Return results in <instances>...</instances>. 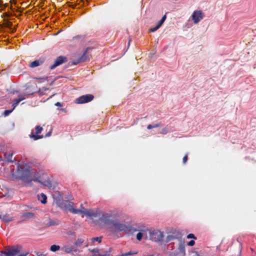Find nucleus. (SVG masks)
Returning a JSON list of instances; mask_svg holds the SVG:
<instances>
[{
	"label": "nucleus",
	"instance_id": "13",
	"mask_svg": "<svg viewBox=\"0 0 256 256\" xmlns=\"http://www.w3.org/2000/svg\"><path fill=\"white\" fill-rule=\"evenodd\" d=\"M46 59L44 57H42L38 60H35L30 64V66L32 68L38 66L42 65L45 61Z\"/></svg>",
	"mask_w": 256,
	"mask_h": 256
},
{
	"label": "nucleus",
	"instance_id": "21",
	"mask_svg": "<svg viewBox=\"0 0 256 256\" xmlns=\"http://www.w3.org/2000/svg\"><path fill=\"white\" fill-rule=\"evenodd\" d=\"M4 26L9 28L12 32H14L16 30V28H12V22L7 21L4 24Z\"/></svg>",
	"mask_w": 256,
	"mask_h": 256
},
{
	"label": "nucleus",
	"instance_id": "16",
	"mask_svg": "<svg viewBox=\"0 0 256 256\" xmlns=\"http://www.w3.org/2000/svg\"><path fill=\"white\" fill-rule=\"evenodd\" d=\"M25 98V95L20 94L18 96V98L14 100L12 104V106L13 107L12 110H14L16 108V107L18 104Z\"/></svg>",
	"mask_w": 256,
	"mask_h": 256
},
{
	"label": "nucleus",
	"instance_id": "19",
	"mask_svg": "<svg viewBox=\"0 0 256 256\" xmlns=\"http://www.w3.org/2000/svg\"><path fill=\"white\" fill-rule=\"evenodd\" d=\"M14 220V217L10 214H6L2 217V220L8 223L13 221Z\"/></svg>",
	"mask_w": 256,
	"mask_h": 256
},
{
	"label": "nucleus",
	"instance_id": "44",
	"mask_svg": "<svg viewBox=\"0 0 256 256\" xmlns=\"http://www.w3.org/2000/svg\"><path fill=\"white\" fill-rule=\"evenodd\" d=\"M78 36H74V38H78Z\"/></svg>",
	"mask_w": 256,
	"mask_h": 256
},
{
	"label": "nucleus",
	"instance_id": "9",
	"mask_svg": "<svg viewBox=\"0 0 256 256\" xmlns=\"http://www.w3.org/2000/svg\"><path fill=\"white\" fill-rule=\"evenodd\" d=\"M68 61V58L62 56H58L55 60L54 64L50 66V70H53L56 66L62 64L66 63Z\"/></svg>",
	"mask_w": 256,
	"mask_h": 256
},
{
	"label": "nucleus",
	"instance_id": "3",
	"mask_svg": "<svg viewBox=\"0 0 256 256\" xmlns=\"http://www.w3.org/2000/svg\"><path fill=\"white\" fill-rule=\"evenodd\" d=\"M21 246H13L7 252H2L0 256H26L28 253L20 254Z\"/></svg>",
	"mask_w": 256,
	"mask_h": 256
},
{
	"label": "nucleus",
	"instance_id": "30",
	"mask_svg": "<svg viewBox=\"0 0 256 256\" xmlns=\"http://www.w3.org/2000/svg\"><path fill=\"white\" fill-rule=\"evenodd\" d=\"M101 239H102L101 238L96 237V238H92V240L93 242L96 241V242H101Z\"/></svg>",
	"mask_w": 256,
	"mask_h": 256
},
{
	"label": "nucleus",
	"instance_id": "32",
	"mask_svg": "<svg viewBox=\"0 0 256 256\" xmlns=\"http://www.w3.org/2000/svg\"><path fill=\"white\" fill-rule=\"evenodd\" d=\"M168 131V129L166 128H163L162 130L161 133L162 134H167Z\"/></svg>",
	"mask_w": 256,
	"mask_h": 256
},
{
	"label": "nucleus",
	"instance_id": "26",
	"mask_svg": "<svg viewBox=\"0 0 256 256\" xmlns=\"http://www.w3.org/2000/svg\"><path fill=\"white\" fill-rule=\"evenodd\" d=\"M161 26L158 24L156 25V26L154 28H150V30H149V32H154L155 31H156V30H158Z\"/></svg>",
	"mask_w": 256,
	"mask_h": 256
},
{
	"label": "nucleus",
	"instance_id": "14",
	"mask_svg": "<svg viewBox=\"0 0 256 256\" xmlns=\"http://www.w3.org/2000/svg\"><path fill=\"white\" fill-rule=\"evenodd\" d=\"M112 225L114 226V228L118 230L122 231L126 230V226L125 224L118 223L116 220H114Z\"/></svg>",
	"mask_w": 256,
	"mask_h": 256
},
{
	"label": "nucleus",
	"instance_id": "36",
	"mask_svg": "<svg viewBox=\"0 0 256 256\" xmlns=\"http://www.w3.org/2000/svg\"><path fill=\"white\" fill-rule=\"evenodd\" d=\"M161 126L160 122L154 125H153L154 128H158Z\"/></svg>",
	"mask_w": 256,
	"mask_h": 256
},
{
	"label": "nucleus",
	"instance_id": "11",
	"mask_svg": "<svg viewBox=\"0 0 256 256\" xmlns=\"http://www.w3.org/2000/svg\"><path fill=\"white\" fill-rule=\"evenodd\" d=\"M176 244L178 245L179 256H184L185 254L184 242L182 238H178Z\"/></svg>",
	"mask_w": 256,
	"mask_h": 256
},
{
	"label": "nucleus",
	"instance_id": "42",
	"mask_svg": "<svg viewBox=\"0 0 256 256\" xmlns=\"http://www.w3.org/2000/svg\"><path fill=\"white\" fill-rule=\"evenodd\" d=\"M36 80H40V79H42V78H36Z\"/></svg>",
	"mask_w": 256,
	"mask_h": 256
},
{
	"label": "nucleus",
	"instance_id": "37",
	"mask_svg": "<svg viewBox=\"0 0 256 256\" xmlns=\"http://www.w3.org/2000/svg\"><path fill=\"white\" fill-rule=\"evenodd\" d=\"M90 250L93 252L98 253V249H93L92 250Z\"/></svg>",
	"mask_w": 256,
	"mask_h": 256
},
{
	"label": "nucleus",
	"instance_id": "43",
	"mask_svg": "<svg viewBox=\"0 0 256 256\" xmlns=\"http://www.w3.org/2000/svg\"><path fill=\"white\" fill-rule=\"evenodd\" d=\"M2 216L1 215H0V219H2Z\"/></svg>",
	"mask_w": 256,
	"mask_h": 256
},
{
	"label": "nucleus",
	"instance_id": "24",
	"mask_svg": "<svg viewBox=\"0 0 256 256\" xmlns=\"http://www.w3.org/2000/svg\"><path fill=\"white\" fill-rule=\"evenodd\" d=\"M39 182L45 186H46L48 187H50L52 186V183H51L50 181L48 180H45L44 181H39Z\"/></svg>",
	"mask_w": 256,
	"mask_h": 256
},
{
	"label": "nucleus",
	"instance_id": "33",
	"mask_svg": "<svg viewBox=\"0 0 256 256\" xmlns=\"http://www.w3.org/2000/svg\"><path fill=\"white\" fill-rule=\"evenodd\" d=\"M188 160V155H186L182 159V162L184 164H185Z\"/></svg>",
	"mask_w": 256,
	"mask_h": 256
},
{
	"label": "nucleus",
	"instance_id": "15",
	"mask_svg": "<svg viewBox=\"0 0 256 256\" xmlns=\"http://www.w3.org/2000/svg\"><path fill=\"white\" fill-rule=\"evenodd\" d=\"M178 238H182V235L180 233L178 232L176 234L173 233V234H169L167 236L166 241L168 242L172 240H176V243Z\"/></svg>",
	"mask_w": 256,
	"mask_h": 256
},
{
	"label": "nucleus",
	"instance_id": "5",
	"mask_svg": "<svg viewBox=\"0 0 256 256\" xmlns=\"http://www.w3.org/2000/svg\"><path fill=\"white\" fill-rule=\"evenodd\" d=\"M94 98L92 94H88L82 96L76 100V102L78 104H85L91 102Z\"/></svg>",
	"mask_w": 256,
	"mask_h": 256
},
{
	"label": "nucleus",
	"instance_id": "28",
	"mask_svg": "<svg viewBox=\"0 0 256 256\" xmlns=\"http://www.w3.org/2000/svg\"><path fill=\"white\" fill-rule=\"evenodd\" d=\"M143 236V234L141 232H139L137 234H136V238L138 240H140L142 239V238Z\"/></svg>",
	"mask_w": 256,
	"mask_h": 256
},
{
	"label": "nucleus",
	"instance_id": "1",
	"mask_svg": "<svg viewBox=\"0 0 256 256\" xmlns=\"http://www.w3.org/2000/svg\"><path fill=\"white\" fill-rule=\"evenodd\" d=\"M56 204L63 210H68L74 214H83L90 218L100 216V213L96 210L85 208L82 204L79 209L74 208V203L68 200H56Z\"/></svg>",
	"mask_w": 256,
	"mask_h": 256
},
{
	"label": "nucleus",
	"instance_id": "34",
	"mask_svg": "<svg viewBox=\"0 0 256 256\" xmlns=\"http://www.w3.org/2000/svg\"><path fill=\"white\" fill-rule=\"evenodd\" d=\"M194 244H195L194 241L193 240H192L188 242V245L190 246H192Z\"/></svg>",
	"mask_w": 256,
	"mask_h": 256
},
{
	"label": "nucleus",
	"instance_id": "35",
	"mask_svg": "<svg viewBox=\"0 0 256 256\" xmlns=\"http://www.w3.org/2000/svg\"><path fill=\"white\" fill-rule=\"evenodd\" d=\"M52 129L50 128V131L44 136V137H48L50 136L52 133Z\"/></svg>",
	"mask_w": 256,
	"mask_h": 256
},
{
	"label": "nucleus",
	"instance_id": "39",
	"mask_svg": "<svg viewBox=\"0 0 256 256\" xmlns=\"http://www.w3.org/2000/svg\"><path fill=\"white\" fill-rule=\"evenodd\" d=\"M55 106H62V104L60 102H57L55 104Z\"/></svg>",
	"mask_w": 256,
	"mask_h": 256
},
{
	"label": "nucleus",
	"instance_id": "41",
	"mask_svg": "<svg viewBox=\"0 0 256 256\" xmlns=\"http://www.w3.org/2000/svg\"><path fill=\"white\" fill-rule=\"evenodd\" d=\"M37 256H44V255H43V254H37Z\"/></svg>",
	"mask_w": 256,
	"mask_h": 256
},
{
	"label": "nucleus",
	"instance_id": "18",
	"mask_svg": "<svg viewBox=\"0 0 256 256\" xmlns=\"http://www.w3.org/2000/svg\"><path fill=\"white\" fill-rule=\"evenodd\" d=\"M83 244H86V246H88V243L85 242V240L84 238H78L74 242V246L76 247L80 246Z\"/></svg>",
	"mask_w": 256,
	"mask_h": 256
},
{
	"label": "nucleus",
	"instance_id": "20",
	"mask_svg": "<svg viewBox=\"0 0 256 256\" xmlns=\"http://www.w3.org/2000/svg\"><path fill=\"white\" fill-rule=\"evenodd\" d=\"M38 200L41 202L42 204H45L46 202L47 197L44 194L42 193L40 195H38Z\"/></svg>",
	"mask_w": 256,
	"mask_h": 256
},
{
	"label": "nucleus",
	"instance_id": "29",
	"mask_svg": "<svg viewBox=\"0 0 256 256\" xmlns=\"http://www.w3.org/2000/svg\"><path fill=\"white\" fill-rule=\"evenodd\" d=\"M13 110H14L12 109L11 110H6L4 112V116H8L12 112Z\"/></svg>",
	"mask_w": 256,
	"mask_h": 256
},
{
	"label": "nucleus",
	"instance_id": "6",
	"mask_svg": "<svg viewBox=\"0 0 256 256\" xmlns=\"http://www.w3.org/2000/svg\"><path fill=\"white\" fill-rule=\"evenodd\" d=\"M150 238L154 242L162 241L164 238L163 232L158 230L150 232Z\"/></svg>",
	"mask_w": 256,
	"mask_h": 256
},
{
	"label": "nucleus",
	"instance_id": "7",
	"mask_svg": "<svg viewBox=\"0 0 256 256\" xmlns=\"http://www.w3.org/2000/svg\"><path fill=\"white\" fill-rule=\"evenodd\" d=\"M91 49L90 48H88L84 52L83 54L78 58L76 62H73L72 64L76 65L78 64L80 62H85L90 59V55L88 54V50Z\"/></svg>",
	"mask_w": 256,
	"mask_h": 256
},
{
	"label": "nucleus",
	"instance_id": "10",
	"mask_svg": "<svg viewBox=\"0 0 256 256\" xmlns=\"http://www.w3.org/2000/svg\"><path fill=\"white\" fill-rule=\"evenodd\" d=\"M42 130L43 128L42 126H36L35 128L36 134L32 132L30 135V138L34 140L43 138L44 136L42 135H38L42 132Z\"/></svg>",
	"mask_w": 256,
	"mask_h": 256
},
{
	"label": "nucleus",
	"instance_id": "22",
	"mask_svg": "<svg viewBox=\"0 0 256 256\" xmlns=\"http://www.w3.org/2000/svg\"><path fill=\"white\" fill-rule=\"evenodd\" d=\"M58 224H59L58 220H52L51 219H50L48 222V226H57Z\"/></svg>",
	"mask_w": 256,
	"mask_h": 256
},
{
	"label": "nucleus",
	"instance_id": "27",
	"mask_svg": "<svg viewBox=\"0 0 256 256\" xmlns=\"http://www.w3.org/2000/svg\"><path fill=\"white\" fill-rule=\"evenodd\" d=\"M166 18V16L165 14L162 16V18L158 22V24L161 26L162 24L165 21Z\"/></svg>",
	"mask_w": 256,
	"mask_h": 256
},
{
	"label": "nucleus",
	"instance_id": "40",
	"mask_svg": "<svg viewBox=\"0 0 256 256\" xmlns=\"http://www.w3.org/2000/svg\"><path fill=\"white\" fill-rule=\"evenodd\" d=\"M100 256H110L109 254H99Z\"/></svg>",
	"mask_w": 256,
	"mask_h": 256
},
{
	"label": "nucleus",
	"instance_id": "2",
	"mask_svg": "<svg viewBox=\"0 0 256 256\" xmlns=\"http://www.w3.org/2000/svg\"><path fill=\"white\" fill-rule=\"evenodd\" d=\"M16 175L21 180H28L32 176L30 170L25 166L18 164L17 166Z\"/></svg>",
	"mask_w": 256,
	"mask_h": 256
},
{
	"label": "nucleus",
	"instance_id": "23",
	"mask_svg": "<svg viewBox=\"0 0 256 256\" xmlns=\"http://www.w3.org/2000/svg\"><path fill=\"white\" fill-rule=\"evenodd\" d=\"M6 161L8 162H12V154H4Z\"/></svg>",
	"mask_w": 256,
	"mask_h": 256
},
{
	"label": "nucleus",
	"instance_id": "38",
	"mask_svg": "<svg viewBox=\"0 0 256 256\" xmlns=\"http://www.w3.org/2000/svg\"><path fill=\"white\" fill-rule=\"evenodd\" d=\"M152 128H154V126H153V125H152V124H148L147 126V128L148 130H150Z\"/></svg>",
	"mask_w": 256,
	"mask_h": 256
},
{
	"label": "nucleus",
	"instance_id": "31",
	"mask_svg": "<svg viewBox=\"0 0 256 256\" xmlns=\"http://www.w3.org/2000/svg\"><path fill=\"white\" fill-rule=\"evenodd\" d=\"M187 238H194V239H196V236H194V235L192 234H190L188 235L187 236Z\"/></svg>",
	"mask_w": 256,
	"mask_h": 256
},
{
	"label": "nucleus",
	"instance_id": "8",
	"mask_svg": "<svg viewBox=\"0 0 256 256\" xmlns=\"http://www.w3.org/2000/svg\"><path fill=\"white\" fill-rule=\"evenodd\" d=\"M204 13L202 10H195L192 15V20L194 24H198L204 18Z\"/></svg>",
	"mask_w": 256,
	"mask_h": 256
},
{
	"label": "nucleus",
	"instance_id": "25",
	"mask_svg": "<svg viewBox=\"0 0 256 256\" xmlns=\"http://www.w3.org/2000/svg\"><path fill=\"white\" fill-rule=\"evenodd\" d=\"M60 249V246L58 245L53 244L51 246L50 250L52 252H55Z\"/></svg>",
	"mask_w": 256,
	"mask_h": 256
},
{
	"label": "nucleus",
	"instance_id": "12",
	"mask_svg": "<svg viewBox=\"0 0 256 256\" xmlns=\"http://www.w3.org/2000/svg\"><path fill=\"white\" fill-rule=\"evenodd\" d=\"M62 250L66 254H74L78 252V249L74 246H68L64 245L62 248Z\"/></svg>",
	"mask_w": 256,
	"mask_h": 256
},
{
	"label": "nucleus",
	"instance_id": "17",
	"mask_svg": "<svg viewBox=\"0 0 256 256\" xmlns=\"http://www.w3.org/2000/svg\"><path fill=\"white\" fill-rule=\"evenodd\" d=\"M34 216V214L30 212L23 213L21 216L22 220H28Z\"/></svg>",
	"mask_w": 256,
	"mask_h": 256
},
{
	"label": "nucleus",
	"instance_id": "4",
	"mask_svg": "<svg viewBox=\"0 0 256 256\" xmlns=\"http://www.w3.org/2000/svg\"><path fill=\"white\" fill-rule=\"evenodd\" d=\"M100 214L98 220L100 224L110 225L112 224L114 222V220H112V214L110 213H100L99 210H96Z\"/></svg>",
	"mask_w": 256,
	"mask_h": 256
}]
</instances>
